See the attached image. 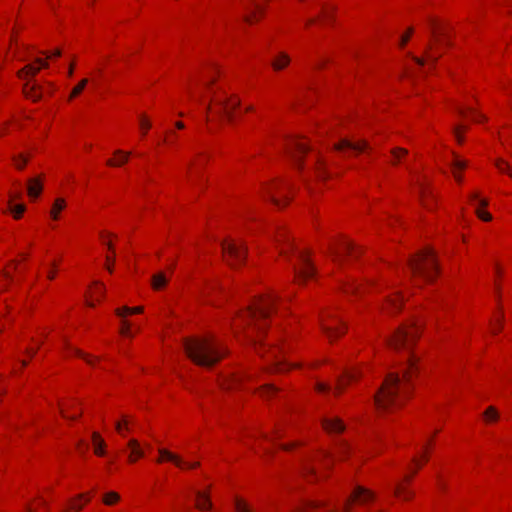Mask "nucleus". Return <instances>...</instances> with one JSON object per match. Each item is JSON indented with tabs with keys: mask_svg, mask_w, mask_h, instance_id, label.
Returning <instances> with one entry per match:
<instances>
[{
	"mask_svg": "<svg viewBox=\"0 0 512 512\" xmlns=\"http://www.w3.org/2000/svg\"><path fill=\"white\" fill-rule=\"evenodd\" d=\"M417 357L414 354L408 355L407 369L401 378L396 373H389L381 388L375 395V404L378 409L389 410L400 407L409 394V382L411 374L415 369Z\"/></svg>",
	"mask_w": 512,
	"mask_h": 512,
	"instance_id": "nucleus-1",
	"label": "nucleus"
},
{
	"mask_svg": "<svg viewBox=\"0 0 512 512\" xmlns=\"http://www.w3.org/2000/svg\"><path fill=\"white\" fill-rule=\"evenodd\" d=\"M184 349L195 364L204 367L213 366L225 354L221 343L213 337L186 339Z\"/></svg>",
	"mask_w": 512,
	"mask_h": 512,
	"instance_id": "nucleus-2",
	"label": "nucleus"
},
{
	"mask_svg": "<svg viewBox=\"0 0 512 512\" xmlns=\"http://www.w3.org/2000/svg\"><path fill=\"white\" fill-rule=\"evenodd\" d=\"M275 242L280 249L281 255L289 258L290 252H295L299 261V265H294L293 267L297 280H307L314 276L315 270L308 255L303 251H296L294 249L285 231H279L275 237Z\"/></svg>",
	"mask_w": 512,
	"mask_h": 512,
	"instance_id": "nucleus-3",
	"label": "nucleus"
},
{
	"mask_svg": "<svg viewBox=\"0 0 512 512\" xmlns=\"http://www.w3.org/2000/svg\"><path fill=\"white\" fill-rule=\"evenodd\" d=\"M277 298V295L269 294L256 299L245 311L243 315L244 321L248 325L253 326L254 330L262 331Z\"/></svg>",
	"mask_w": 512,
	"mask_h": 512,
	"instance_id": "nucleus-4",
	"label": "nucleus"
},
{
	"mask_svg": "<svg viewBox=\"0 0 512 512\" xmlns=\"http://www.w3.org/2000/svg\"><path fill=\"white\" fill-rule=\"evenodd\" d=\"M409 269L413 278L432 281L438 270L433 250L426 248L411 258L409 260Z\"/></svg>",
	"mask_w": 512,
	"mask_h": 512,
	"instance_id": "nucleus-5",
	"label": "nucleus"
},
{
	"mask_svg": "<svg viewBox=\"0 0 512 512\" xmlns=\"http://www.w3.org/2000/svg\"><path fill=\"white\" fill-rule=\"evenodd\" d=\"M418 335L419 323L418 321H412L409 325L398 328L388 340V343L394 350L403 349L409 352Z\"/></svg>",
	"mask_w": 512,
	"mask_h": 512,
	"instance_id": "nucleus-6",
	"label": "nucleus"
},
{
	"mask_svg": "<svg viewBox=\"0 0 512 512\" xmlns=\"http://www.w3.org/2000/svg\"><path fill=\"white\" fill-rule=\"evenodd\" d=\"M221 247L225 261L229 265L236 267L244 262L247 248L242 241L225 239L221 242Z\"/></svg>",
	"mask_w": 512,
	"mask_h": 512,
	"instance_id": "nucleus-7",
	"label": "nucleus"
},
{
	"mask_svg": "<svg viewBox=\"0 0 512 512\" xmlns=\"http://www.w3.org/2000/svg\"><path fill=\"white\" fill-rule=\"evenodd\" d=\"M320 326L329 340H333L344 333L342 320L332 313H326L320 317Z\"/></svg>",
	"mask_w": 512,
	"mask_h": 512,
	"instance_id": "nucleus-8",
	"label": "nucleus"
},
{
	"mask_svg": "<svg viewBox=\"0 0 512 512\" xmlns=\"http://www.w3.org/2000/svg\"><path fill=\"white\" fill-rule=\"evenodd\" d=\"M309 150L307 144L299 139H290L287 144V153L295 162V165L302 169L301 156Z\"/></svg>",
	"mask_w": 512,
	"mask_h": 512,
	"instance_id": "nucleus-9",
	"label": "nucleus"
},
{
	"mask_svg": "<svg viewBox=\"0 0 512 512\" xmlns=\"http://www.w3.org/2000/svg\"><path fill=\"white\" fill-rule=\"evenodd\" d=\"M374 499V494L361 486H357L353 491L352 495L346 500L344 504V511H350V505L352 501H359L360 503H366Z\"/></svg>",
	"mask_w": 512,
	"mask_h": 512,
	"instance_id": "nucleus-10",
	"label": "nucleus"
},
{
	"mask_svg": "<svg viewBox=\"0 0 512 512\" xmlns=\"http://www.w3.org/2000/svg\"><path fill=\"white\" fill-rule=\"evenodd\" d=\"M335 149L339 152L351 151L354 153H361L368 149V144L364 140L354 142L349 139H342L338 144L335 145Z\"/></svg>",
	"mask_w": 512,
	"mask_h": 512,
	"instance_id": "nucleus-11",
	"label": "nucleus"
},
{
	"mask_svg": "<svg viewBox=\"0 0 512 512\" xmlns=\"http://www.w3.org/2000/svg\"><path fill=\"white\" fill-rule=\"evenodd\" d=\"M216 105L220 107L219 113L227 117L229 121L233 120V110L239 106V101L235 98H221L215 100Z\"/></svg>",
	"mask_w": 512,
	"mask_h": 512,
	"instance_id": "nucleus-12",
	"label": "nucleus"
},
{
	"mask_svg": "<svg viewBox=\"0 0 512 512\" xmlns=\"http://www.w3.org/2000/svg\"><path fill=\"white\" fill-rule=\"evenodd\" d=\"M328 502L325 500H309L304 502L300 507L297 508L296 512H336L334 509H328Z\"/></svg>",
	"mask_w": 512,
	"mask_h": 512,
	"instance_id": "nucleus-13",
	"label": "nucleus"
},
{
	"mask_svg": "<svg viewBox=\"0 0 512 512\" xmlns=\"http://www.w3.org/2000/svg\"><path fill=\"white\" fill-rule=\"evenodd\" d=\"M160 459L158 461L162 460H168L173 462L175 465H177L180 468H195L199 465V463H186L182 461L177 455L169 452L166 449H160L159 450Z\"/></svg>",
	"mask_w": 512,
	"mask_h": 512,
	"instance_id": "nucleus-14",
	"label": "nucleus"
},
{
	"mask_svg": "<svg viewBox=\"0 0 512 512\" xmlns=\"http://www.w3.org/2000/svg\"><path fill=\"white\" fill-rule=\"evenodd\" d=\"M36 63L38 66L34 64H28L23 69L18 71V77L20 79H26L28 76H35L39 72L40 68L48 67V63L40 58L36 59Z\"/></svg>",
	"mask_w": 512,
	"mask_h": 512,
	"instance_id": "nucleus-15",
	"label": "nucleus"
},
{
	"mask_svg": "<svg viewBox=\"0 0 512 512\" xmlns=\"http://www.w3.org/2000/svg\"><path fill=\"white\" fill-rule=\"evenodd\" d=\"M359 377L357 369H345L337 380L336 391H341L349 382Z\"/></svg>",
	"mask_w": 512,
	"mask_h": 512,
	"instance_id": "nucleus-16",
	"label": "nucleus"
},
{
	"mask_svg": "<svg viewBox=\"0 0 512 512\" xmlns=\"http://www.w3.org/2000/svg\"><path fill=\"white\" fill-rule=\"evenodd\" d=\"M23 92L26 95V97L32 99L33 101H38L42 97L41 86L37 83L24 84Z\"/></svg>",
	"mask_w": 512,
	"mask_h": 512,
	"instance_id": "nucleus-17",
	"label": "nucleus"
},
{
	"mask_svg": "<svg viewBox=\"0 0 512 512\" xmlns=\"http://www.w3.org/2000/svg\"><path fill=\"white\" fill-rule=\"evenodd\" d=\"M402 304V297L399 296L398 293H395L394 295H391L387 298L385 306L383 307L384 310L387 312H396L400 309Z\"/></svg>",
	"mask_w": 512,
	"mask_h": 512,
	"instance_id": "nucleus-18",
	"label": "nucleus"
},
{
	"mask_svg": "<svg viewBox=\"0 0 512 512\" xmlns=\"http://www.w3.org/2000/svg\"><path fill=\"white\" fill-rule=\"evenodd\" d=\"M323 427L328 432H335V433L342 432L345 428L343 422L339 418L325 419L323 421Z\"/></svg>",
	"mask_w": 512,
	"mask_h": 512,
	"instance_id": "nucleus-19",
	"label": "nucleus"
},
{
	"mask_svg": "<svg viewBox=\"0 0 512 512\" xmlns=\"http://www.w3.org/2000/svg\"><path fill=\"white\" fill-rule=\"evenodd\" d=\"M290 63V57L284 53H279L271 62V65L275 71H280L287 67Z\"/></svg>",
	"mask_w": 512,
	"mask_h": 512,
	"instance_id": "nucleus-20",
	"label": "nucleus"
},
{
	"mask_svg": "<svg viewBox=\"0 0 512 512\" xmlns=\"http://www.w3.org/2000/svg\"><path fill=\"white\" fill-rule=\"evenodd\" d=\"M42 191V184L39 179L33 178L28 181L27 192L31 198H36Z\"/></svg>",
	"mask_w": 512,
	"mask_h": 512,
	"instance_id": "nucleus-21",
	"label": "nucleus"
},
{
	"mask_svg": "<svg viewBox=\"0 0 512 512\" xmlns=\"http://www.w3.org/2000/svg\"><path fill=\"white\" fill-rule=\"evenodd\" d=\"M92 443L95 454L98 456L104 455L105 442L97 432L92 433Z\"/></svg>",
	"mask_w": 512,
	"mask_h": 512,
	"instance_id": "nucleus-22",
	"label": "nucleus"
},
{
	"mask_svg": "<svg viewBox=\"0 0 512 512\" xmlns=\"http://www.w3.org/2000/svg\"><path fill=\"white\" fill-rule=\"evenodd\" d=\"M21 197L19 192L10 195V210L14 214L15 218H20L23 212L25 211V205L23 204H12V200L18 199Z\"/></svg>",
	"mask_w": 512,
	"mask_h": 512,
	"instance_id": "nucleus-23",
	"label": "nucleus"
},
{
	"mask_svg": "<svg viewBox=\"0 0 512 512\" xmlns=\"http://www.w3.org/2000/svg\"><path fill=\"white\" fill-rule=\"evenodd\" d=\"M196 506L202 511H208L211 509V502L207 495L203 492H197L196 494Z\"/></svg>",
	"mask_w": 512,
	"mask_h": 512,
	"instance_id": "nucleus-24",
	"label": "nucleus"
},
{
	"mask_svg": "<svg viewBox=\"0 0 512 512\" xmlns=\"http://www.w3.org/2000/svg\"><path fill=\"white\" fill-rule=\"evenodd\" d=\"M130 462L135 461L142 457L143 452L141 448L139 447V444L132 438H130Z\"/></svg>",
	"mask_w": 512,
	"mask_h": 512,
	"instance_id": "nucleus-25",
	"label": "nucleus"
},
{
	"mask_svg": "<svg viewBox=\"0 0 512 512\" xmlns=\"http://www.w3.org/2000/svg\"><path fill=\"white\" fill-rule=\"evenodd\" d=\"M452 170H453V175L455 177V179L460 182L461 181V176L458 174V170H463L465 169V167L467 166V163L466 161L464 160H460L458 158H455L452 162Z\"/></svg>",
	"mask_w": 512,
	"mask_h": 512,
	"instance_id": "nucleus-26",
	"label": "nucleus"
},
{
	"mask_svg": "<svg viewBox=\"0 0 512 512\" xmlns=\"http://www.w3.org/2000/svg\"><path fill=\"white\" fill-rule=\"evenodd\" d=\"M66 206V203H65V200L62 199V198H58L55 200L53 206H52V210H51V217L54 219V220H57L58 217H59V212L62 211Z\"/></svg>",
	"mask_w": 512,
	"mask_h": 512,
	"instance_id": "nucleus-27",
	"label": "nucleus"
},
{
	"mask_svg": "<svg viewBox=\"0 0 512 512\" xmlns=\"http://www.w3.org/2000/svg\"><path fill=\"white\" fill-rule=\"evenodd\" d=\"M166 283H167V277L162 272L155 274L152 278V285H153V288L156 290L164 287L166 285Z\"/></svg>",
	"mask_w": 512,
	"mask_h": 512,
	"instance_id": "nucleus-28",
	"label": "nucleus"
},
{
	"mask_svg": "<svg viewBox=\"0 0 512 512\" xmlns=\"http://www.w3.org/2000/svg\"><path fill=\"white\" fill-rule=\"evenodd\" d=\"M126 162V156L124 152L118 150L115 152V156L107 161L109 166H121Z\"/></svg>",
	"mask_w": 512,
	"mask_h": 512,
	"instance_id": "nucleus-29",
	"label": "nucleus"
},
{
	"mask_svg": "<svg viewBox=\"0 0 512 512\" xmlns=\"http://www.w3.org/2000/svg\"><path fill=\"white\" fill-rule=\"evenodd\" d=\"M88 83V79H83L81 80L71 91L70 93V96H69V100L77 97L83 90L84 88L86 87Z\"/></svg>",
	"mask_w": 512,
	"mask_h": 512,
	"instance_id": "nucleus-30",
	"label": "nucleus"
},
{
	"mask_svg": "<svg viewBox=\"0 0 512 512\" xmlns=\"http://www.w3.org/2000/svg\"><path fill=\"white\" fill-rule=\"evenodd\" d=\"M119 499H120L119 494L114 491H111L104 495L103 502L106 505H113V504L117 503L119 501Z\"/></svg>",
	"mask_w": 512,
	"mask_h": 512,
	"instance_id": "nucleus-31",
	"label": "nucleus"
},
{
	"mask_svg": "<svg viewBox=\"0 0 512 512\" xmlns=\"http://www.w3.org/2000/svg\"><path fill=\"white\" fill-rule=\"evenodd\" d=\"M495 165L499 169V171L507 173L512 178V168L506 161L499 159L496 161Z\"/></svg>",
	"mask_w": 512,
	"mask_h": 512,
	"instance_id": "nucleus-32",
	"label": "nucleus"
},
{
	"mask_svg": "<svg viewBox=\"0 0 512 512\" xmlns=\"http://www.w3.org/2000/svg\"><path fill=\"white\" fill-rule=\"evenodd\" d=\"M342 246H343V250L344 252L348 255V256H355L356 253H357V250L358 248L352 243V242H349V241H344L342 243Z\"/></svg>",
	"mask_w": 512,
	"mask_h": 512,
	"instance_id": "nucleus-33",
	"label": "nucleus"
},
{
	"mask_svg": "<svg viewBox=\"0 0 512 512\" xmlns=\"http://www.w3.org/2000/svg\"><path fill=\"white\" fill-rule=\"evenodd\" d=\"M391 153H392V156H393V159H394L393 163L395 164V163H397L398 161H400V159H401L403 156L407 155V154H408V151H407L406 149H404V148H394V149L391 151Z\"/></svg>",
	"mask_w": 512,
	"mask_h": 512,
	"instance_id": "nucleus-34",
	"label": "nucleus"
},
{
	"mask_svg": "<svg viewBox=\"0 0 512 512\" xmlns=\"http://www.w3.org/2000/svg\"><path fill=\"white\" fill-rule=\"evenodd\" d=\"M484 417L487 421H496L498 419V412L494 407L490 406L484 412Z\"/></svg>",
	"mask_w": 512,
	"mask_h": 512,
	"instance_id": "nucleus-35",
	"label": "nucleus"
},
{
	"mask_svg": "<svg viewBox=\"0 0 512 512\" xmlns=\"http://www.w3.org/2000/svg\"><path fill=\"white\" fill-rule=\"evenodd\" d=\"M13 161L18 169H23L28 161V157L23 154H20L18 156H14Z\"/></svg>",
	"mask_w": 512,
	"mask_h": 512,
	"instance_id": "nucleus-36",
	"label": "nucleus"
},
{
	"mask_svg": "<svg viewBox=\"0 0 512 512\" xmlns=\"http://www.w3.org/2000/svg\"><path fill=\"white\" fill-rule=\"evenodd\" d=\"M274 188H276V184H273L270 188H269V196H270V199L271 201L278 207H281L282 206V200L280 198H278V196L276 195V193L274 192Z\"/></svg>",
	"mask_w": 512,
	"mask_h": 512,
	"instance_id": "nucleus-37",
	"label": "nucleus"
},
{
	"mask_svg": "<svg viewBox=\"0 0 512 512\" xmlns=\"http://www.w3.org/2000/svg\"><path fill=\"white\" fill-rule=\"evenodd\" d=\"M235 510L236 512H251L250 507L241 499L235 500Z\"/></svg>",
	"mask_w": 512,
	"mask_h": 512,
	"instance_id": "nucleus-38",
	"label": "nucleus"
},
{
	"mask_svg": "<svg viewBox=\"0 0 512 512\" xmlns=\"http://www.w3.org/2000/svg\"><path fill=\"white\" fill-rule=\"evenodd\" d=\"M277 392V389L270 384L263 385L261 388V395L264 397H269Z\"/></svg>",
	"mask_w": 512,
	"mask_h": 512,
	"instance_id": "nucleus-39",
	"label": "nucleus"
},
{
	"mask_svg": "<svg viewBox=\"0 0 512 512\" xmlns=\"http://www.w3.org/2000/svg\"><path fill=\"white\" fill-rule=\"evenodd\" d=\"M329 253L330 255L333 257V260L337 263H341L342 259H343V255H342V252L340 250H338L337 248H334V247H329Z\"/></svg>",
	"mask_w": 512,
	"mask_h": 512,
	"instance_id": "nucleus-40",
	"label": "nucleus"
},
{
	"mask_svg": "<svg viewBox=\"0 0 512 512\" xmlns=\"http://www.w3.org/2000/svg\"><path fill=\"white\" fill-rule=\"evenodd\" d=\"M394 493L396 496L402 497L403 499H408L411 496V493L407 492L400 484L395 487Z\"/></svg>",
	"mask_w": 512,
	"mask_h": 512,
	"instance_id": "nucleus-41",
	"label": "nucleus"
},
{
	"mask_svg": "<svg viewBox=\"0 0 512 512\" xmlns=\"http://www.w3.org/2000/svg\"><path fill=\"white\" fill-rule=\"evenodd\" d=\"M116 312H117L118 316L122 318L121 332L125 333V330H126L125 317H126V314L128 312V308L126 306H124L121 309H118Z\"/></svg>",
	"mask_w": 512,
	"mask_h": 512,
	"instance_id": "nucleus-42",
	"label": "nucleus"
},
{
	"mask_svg": "<svg viewBox=\"0 0 512 512\" xmlns=\"http://www.w3.org/2000/svg\"><path fill=\"white\" fill-rule=\"evenodd\" d=\"M324 166H325L324 162L320 158H318L315 163V170H316L318 177H320V178H324V175H325Z\"/></svg>",
	"mask_w": 512,
	"mask_h": 512,
	"instance_id": "nucleus-43",
	"label": "nucleus"
},
{
	"mask_svg": "<svg viewBox=\"0 0 512 512\" xmlns=\"http://www.w3.org/2000/svg\"><path fill=\"white\" fill-rule=\"evenodd\" d=\"M273 358H274V361H273L271 369H274L275 371L284 370V368L286 367V364L282 363L277 355H274Z\"/></svg>",
	"mask_w": 512,
	"mask_h": 512,
	"instance_id": "nucleus-44",
	"label": "nucleus"
},
{
	"mask_svg": "<svg viewBox=\"0 0 512 512\" xmlns=\"http://www.w3.org/2000/svg\"><path fill=\"white\" fill-rule=\"evenodd\" d=\"M250 377V375H246V374H239V375H235L233 376V378L231 379V381L227 384V388H231L232 385H235V384H238L240 383L244 378H248Z\"/></svg>",
	"mask_w": 512,
	"mask_h": 512,
	"instance_id": "nucleus-45",
	"label": "nucleus"
},
{
	"mask_svg": "<svg viewBox=\"0 0 512 512\" xmlns=\"http://www.w3.org/2000/svg\"><path fill=\"white\" fill-rule=\"evenodd\" d=\"M477 216L482 219L483 221H490L492 219V216L490 213L481 210L480 208L476 209Z\"/></svg>",
	"mask_w": 512,
	"mask_h": 512,
	"instance_id": "nucleus-46",
	"label": "nucleus"
},
{
	"mask_svg": "<svg viewBox=\"0 0 512 512\" xmlns=\"http://www.w3.org/2000/svg\"><path fill=\"white\" fill-rule=\"evenodd\" d=\"M73 351H74V353H75L77 356H79V357H81V358L85 359V360H86V362H87L88 364H90V365H93V364H94V361H93V360H92L88 355H86L85 353H83L82 351H80V350H78V349H73Z\"/></svg>",
	"mask_w": 512,
	"mask_h": 512,
	"instance_id": "nucleus-47",
	"label": "nucleus"
},
{
	"mask_svg": "<svg viewBox=\"0 0 512 512\" xmlns=\"http://www.w3.org/2000/svg\"><path fill=\"white\" fill-rule=\"evenodd\" d=\"M253 5H254V9L252 10L251 15H246L245 16V21L247 23H251L252 22V17L255 15V13L257 11L261 10V7L258 4H253Z\"/></svg>",
	"mask_w": 512,
	"mask_h": 512,
	"instance_id": "nucleus-48",
	"label": "nucleus"
},
{
	"mask_svg": "<svg viewBox=\"0 0 512 512\" xmlns=\"http://www.w3.org/2000/svg\"><path fill=\"white\" fill-rule=\"evenodd\" d=\"M428 195V190L421 184L420 185V196L423 204L426 206V196Z\"/></svg>",
	"mask_w": 512,
	"mask_h": 512,
	"instance_id": "nucleus-49",
	"label": "nucleus"
},
{
	"mask_svg": "<svg viewBox=\"0 0 512 512\" xmlns=\"http://www.w3.org/2000/svg\"><path fill=\"white\" fill-rule=\"evenodd\" d=\"M461 129H462V127H461V126H456V127H454V128H453V133H454V135H455V137H456V139H457V141H458L459 143H461V142L463 141V138H462V136L460 135V130H461Z\"/></svg>",
	"mask_w": 512,
	"mask_h": 512,
	"instance_id": "nucleus-50",
	"label": "nucleus"
},
{
	"mask_svg": "<svg viewBox=\"0 0 512 512\" xmlns=\"http://www.w3.org/2000/svg\"><path fill=\"white\" fill-rule=\"evenodd\" d=\"M150 127V124L148 122V120H146L145 118H141L140 119V128L143 130V132L145 133Z\"/></svg>",
	"mask_w": 512,
	"mask_h": 512,
	"instance_id": "nucleus-51",
	"label": "nucleus"
},
{
	"mask_svg": "<svg viewBox=\"0 0 512 512\" xmlns=\"http://www.w3.org/2000/svg\"><path fill=\"white\" fill-rule=\"evenodd\" d=\"M322 458H323V465L325 467H328L330 464V461L332 460L331 455L329 453H324Z\"/></svg>",
	"mask_w": 512,
	"mask_h": 512,
	"instance_id": "nucleus-52",
	"label": "nucleus"
},
{
	"mask_svg": "<svg viewBox=\"0 0 512 512\" xmlns=\"http://www.w3.org/2000/svg\"><path fill=\"white\" fill-rule=\"evenodd\" d=\"M104 293V287L101 284H96V288L94 290V294L101 297Z\"/></svg>",
	"mask_w": 512,
	"mask_h": 512,
	"instance_id": "nucleus-53",
	"label": "nucleus"
},
{
	"mask_svg": "<svg viewBox=\"0 0 512 512\" xmlns=\"http://www.w3.org/2000/svg\"><path fill=\"white\" fill-rule=\"evenodd\" d=\"M411 34H412V29H410L406 35H403L401 37V46H404L408 42Z\"/></svg>",
	"mask_w": 512,
	"mask_h": 512,
	"instance_id": "nucleus-54",
	"label": "nucleus"
},
{
	"mask_svg": "<svg viewBox=\"0 0 512 512\" xmlns=\"http://www.w3.org/2000/svg\"><path fill=\"white\" fill-rule=\"evenodd\" d=\"M329 389H330V387H329L328 385L324 384V383H318V384H317V390H318L319 392H326V391H328Z\"/></svg>",
	"mask_w": 512,
	"mask_h": 512,
	"instance_id": "nucleus-55",
	"label": "nucleus"
},
{
	"mask_svg": "<svg viewBox=\"0 0 512 512\" xmlns=\"http://www.w3.org/2000/svg\"><path fill=\"white\" fill-rule=\"evenodd\" d=\"M70 508L75 510L76 512L80 511L82 509V505L76 503V501H72L70 503Z\"/></svg>",
	"mask_w": 512,
	"mask_h": 512,
	"instance_id": "nucleus-56",
	"label": "nucleus"
},
{
	"mask_svg": "<svg viewBox=\"0 0 512 512\" xmlns=\"http://www.w3.org/2000/svg\"><path fill=\"white\" fill-rule=\"evenodd\" d=\"M468 110L471 112L474 121H476V122L481 121V119L483 118L482 115L474 114V111L472 108H469Z\"/></svg>",
	"mask_w": 512,
	"mask_h": 512,
	"instance_id": "nucleus-57",
	"label": "nucleus"
},
{
	"mask_svg": "<svg viewBox=\"0 0 512 512\" xmlns=\"http://www.w3.org/2000/svg\"><path fill=\"white\" fill-rule=\"evenodd\" d=\"M142 311H143L142 307H135V308L130 307V315L138 314V313H141Z\"/></svg>",
	"mask_w": 512,
	"mask_h": 512,
	"instance_id": "nucleus-58",
	"label": "nucleus"
},
{
	"mask_svg": "<svg viewBox=\"0 0 512 512\" xmlns=\"http://www.w3.org/2000/svg\"><path fill=\"white\" fill-rule=\"evenodd\" d=\"M61 414H62V416H63V417L68 418V419H72V420H74V419H76V418H77V415L68 416V415L66 414V409H65V408H63V407L61 408Z\"/></svg>",
	"mask_w": 512,
	"mask_h": 512,
	"instance_id": "nucleus-59",
	"label": "nucleus"
},
{
	"mask_svg": "<svg viewBox=\"0 0 512 512\" xmlns=\"http://www.w3.org/2000/svg\"><path fill=\"white\" fill-rule=\"evenodd\" d=\"M305 471H306V473L313 475V474H315V467L312 465H307L305 467Z\"/></svg>",
	"mask_w": 512,
	"mask_h": 512,
	"instance_id": "nucleus-60",
	"label": "nucleus"
},
{
	"mask_svg": "<svg viewBox=\"0 0 512 512\" xmlns=\"http://www.w3.org/2000/svg\"><path fill=\"white\" fill-rule=\"evenodd\" d=\"M426 57L428 60H430L432 62H436L438 59V56H434L431 53H429L428 51H426Z\"/></svg>",
	"mask_w": 512,
	"mask_h": 512,
	"instance_id": "nucleus-61",
	"label": "nucleus"
},
{
	"mask_svg": "<svg viewBox=\"0 0 512 512\" xmlns=\"http://www.w3.org/2000/svg\"><path fill=\"white\" fill-rule=\"evenodd\" d=\"M247 337L255 346L258 345V340L256 339V337H254L252 333H248Z\"/></svg>",
	"mask_w": 512,
	"mask_h": 512,
	"instance_id": "nucleus-62",
	"label": "nucleus"
},
{
	"mask_svg": "<svg viewBox=\"0 0 512 512\" xmlns=\"http://www.w3.org/2000/svg\"><path fill=\"white\" fill-rule=\"evenodd\" d=\"M413 60L418 64V65H424V62L425 60L423 58H419V57H413Z\"/></svg>",
	"mask_w": 512,
	"mask_h": 512,
	"instance_id": "nucleus-63",
	"label": "nucleus"
},
{
	"mask_svg": "<svg viewBox=\"0 0 512 512\" xmlns=\"http://www.w3.org/2000/svg\"><path fill=\"white\" fill-rule=\"evenodd\" d=\"M36 351H37V349H30V348H29V349H27V350H26V353H27L29 356L33 357V356L36 354Z\"/></svg>",
	"mask_w": 512,
	"mask_h": 512,
	"instance_id": "nucleus-64",
	"label": "nucleus"
}]
</instances>
